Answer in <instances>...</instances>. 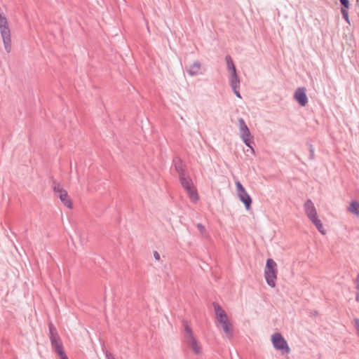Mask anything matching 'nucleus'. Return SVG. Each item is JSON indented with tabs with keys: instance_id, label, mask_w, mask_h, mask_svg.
I'll return each instance as SVG.
<instances>
[{
	"instance_id": "nucleus-1",
	"label": "nucleus",
	"mask_w": 359,
	"mask_h": 359,
	"mask_svg": "<svg viewBox=\"0 0 359 359\" xmlns=\"http://www.w3.org/2000/svg\"><path fill=\"white\" fill-rule=\"evenodd\" d=\"M184 326L183 335L185 343L193 351L196 355L202 353V346L194 335L193 331L188 322L185 320L182 321Z\"/></svg>"
},
{
	"instance_id": "nucleus-2",
	"label": "nucleus",
	"mask_w": 359,
	"mask_h": 359,
	"mask_svg": "<svg viewBox=\"0 0 359 359\" xmlns=\"http://www.w3.org/2000/svg\"><path fill=\"white\" fill-rule=\"evenodd\" d=\"M277 264L272 259H268L264 269V276L267 284L271 287L276 286V280L277 278Z\"/></svg>"
},
{
	"instance_id": "nucleus-3",
	"label": "nucleus",
	"mask_w": 359,
	"mask_h": 359,
	"mask_svg": "<svg viewBox=\"0 0 359 359\" xmlns=\"http://www.w3.org/2000/svg\"><path fill=\"white\" fill-rule=\"evenodd\" d=\"M180 182L182 187L187 191L191 201L194 203L198 201L199 199L198 194L194 186L191 179L185 174L180 177Z\"/></svg>"
},
{
	"instance_id": "nucleus-4",
	"label": "nucleus",
	"mask_w": 359,
	"mask_h": 359,
	"mask_svg": "<svg viewBox=\"0 0 359 359\" xmlns=\"http://www.w3.org/2000/svg\"><path fill=\"white\" fill-rule=\"evenodd\" d=\"M271 341L273 347L276 350H280L283 355L288 354L290 352V348L287 344V341L279 332H276L271 336Z\"/></svg>"
},
{
	"instance_id": "nucleus-5",
	"label": "nucleus",
	"mask_w": 359,
	"mask_h": 359,
	"mask_svg": "<svg viewBox=\"0 0 359 359\" xmlns=\"http://www.w3.org/2000/svg\"><path fill=\"white\" fill-rule=\"evenodd\" d=\"M53 189L54 193L67 208L69 209L72 208V200L70 199L67 191L65 190L59 183L53 182Z\"/></svg>"
},
{
	"instance_id": "nucleus-6",
	"label": "nucleus",
	"mask_w": 359,
	"mask_h": 359,
	"mask_svg": "<svg viewBox=\"0 0 359 359\" xmlns=\"http://www.w3.org/2000/svg\"><path fill=\"white\" fill-rule=\"evenodd\" d=\"M48 330H49V338L51 342V346L53 349L57 351L63 348L62 342L61 339L57 333V331L55 327L53 325L52 323H49L48 324Z\"/></svg>"
},
{
	"instance_id": "nucleus-7",
	"label": "nucleus",
	"mask_w": 359,
	"mask_h": 359,
	"mask_svg": "<svg viewBox=\"0 0 359 359\" xmlns=\"http://www.w3.org/2000/svg\"><path fill=\"white\" fill-rule=\"evenodd\" d=\"M294 98L300 106L305 107L308 103L306 88L304 87L298 88L294 92Z\"/></svg>"
},
{
	"instance_id": "nucleus-8",
	"label": "nucleus",
	"mask_w": 359,
	"mask_h": 359,
	"mask_svg": "<svg viewBox=\"0 0 359 359\" xmlns=\"http://www.w3.org/2000/svg\"><path fill=\"white\" fill-rule=\"evenodd\" d=\"M305 213L309 219L318 217L316 209L311 199H308L304 204Z\"/></svg>"
},
{
	"instance_id": "nucleus-9",
	"label": "nucleus",
	"mask_w": 359,
	"mask_h": 359,
	"mask_svg": "<svg viewBox=\"0 0 359 359\" xmlns=\"http://www.w3.org/2000/svg\"><path fill=\"white\" fill-rule=\"evenodd\" d=\"M238 126L241 138L251 137L250 131L243 118H238Z\"/></svg>"
},
{
	"instance_id": "nucleus-10",
	"label": "nucleus",
	"mask_w": 359,
	"mask_h": 359,
	"mask_svg": "<svg viewBox=\"0 0 359 359\" xmlns=\"http://www.w3.org/2000/svg\"><path fill=\"white\" fill-rule=\"evenodd\" d=\"M215 316L219 323L228 319L226 311L217 303H213Z\"/></svg>"
},
{
	"instance_id": "nucleus-11",
	"label": "nucleus",
	"mask_w": 359,
	"mask_h": 359,
	"mask_svg": "<svg viewBox=\"0 0 359 359\" xmlns=\"http://www.w3.org/2000/svg\"><path fill=\"white\" fill-rule=\"evenodd\" d=\"M173 164L179 177L186 174L185 165L180 157H175L173 159Z\"/></svg>"
},
{
	"instance_id": "nucleus-12",
	"label": "nucleus",
	"mask_w": 359,
	"mask_h": 359,
	"mask_svg": "<svg viewBox=\"0 0 359 359\" xmlns=\"http://www.w3.org/2000/svg\"><path fill=\"white\" fill-rule=\"evenodd\" d=\"M222 327L224 332L229 338H232L233 335V326L228 319L219 323Z\"/></svg>"
},
{
	"instance_id": "nucleus-13",
	"label": "nucleus",
	"mask_w": 359,
	"mask_h": 359,
	"mask_svg": "<svg viewBox=\"0 0 359 359\" xmlns=\"http://www.w3.org/2000/svg\"><path fill=\"white\" fill-rule=\"evenodd\" d=\"M201 68V63L199 61H195L189 67H186L187 72L190 76H195L199 74Z\"/></svg>"
},
{
	"instance_id": "nucleus-14",
	"label": "nucleus",
	"mask_w": 359,
	"mask_h": 359,
	"mask_svg": "<svg viewBox=\"0 0 359 359\" xmlns=\"http://www.w3.org/2000/svg\"><path fill=\"white\" fill-rule=\"evenodd\" d=\"M238 196L240 201L245 205L246 210H250L252 204V198L247 191L238 194Z\"/></svg>"
},
{
	"instance_id": "nucleus-15",
	"label": "nucleus",
	"mask_w": 359,
	"mask_h": 359,
	"mask_svg": "<svg viewBox=\"0 0 359 359\" xmlns=\"http://www.w3.org/2000/svg\"><path fill=\"white\" fill-rule=\"evenodd\" d=\"M229 83L231 88H240V79L237 74V72L231 73V76L229 77Z\"/></svg>"
},
{
	"instance_id": "nucleus-16",
	"label": "nucleus",
	"mask_w": 359,
	"mask_h": 359,
	"mask_svg": "<svg viewBox=\"0 0 359 359\" xmlns=\"http://www.w3.org/2000/svg\"><path fill=\"white\" fill-rule=\"evenodd\" d=\"M311 222L316 226V229L320 232L323 235L325 234V231L321 221L318 218V217H314L310 219Z\"/></svg>"
},
{
	"instance_id": "nucleus-17",
	"label": "nucleus",
	"mask_w": 359,
	"mask_h": 359,
	"mask_svg": "<svg viewBox=\"0 0 359 359\" xmlns=\"http://www.w3.org/2000/svg\"><path fill=\"white\" fill-rule=\"evenodd\" d=\"M348 210L351 213L359 215V203L356 201H351Z\"/></svg>"
},
{
	"instance_id": "nucleus-18",
	"label": "nucleus",
	"mask_w": 359,
	"mask_h": 359,
	"mask_svg": "<svg viewBox=\"0 0 359 359\" xmlns=\"http://www.w3.org/2000/svg\"><path fill=\"white\" fill-rule=\"evenodd\" d=\"M226 62V68L228 71H229L231 73L232 72H236V69L234 65V63L230 55H226L225 57Z\"/></svg>"
},
{
	"instance_id": "nucleus-19",
	"label": "nucleus",
	"mask_w": 359,
	"mask_h": 359,
	"mask_svg": "<svg viewBox=\"0 0 359 359\" xmlns=\"http://www.w3.org/2000/svg\"><path fill=\"white\" fill-rule=\"evenodd\" d=\"M341 5V11L344 10L348 11L350 8V3L348 0H339Z\"/></svg>"
},
{
	"instance_id": "nucleus-20",
	"label": "nucleus",
	"mask_w": 359,
	"mask_h": 359,
	"mask_svg": "<svg viewBox=\"0 0 359 359\" xmlns=\"http://www.w3.org/2000/svg\"><path fill=\"white\" fill-rule=\"evenodd\" d=\"M236 187L237 190V194L246 191L245 188L239 181L236 182Z\"/></svg>"
},
{
	"instance_id": "nucleus-21",
	"label": "nucleus",
	"mask_w": 359,
	"mask_h": 359,
	"mask_svg": "<svg viewBox=\"0 0 359 359\" xmlns=\"http://www.w3.org/2000/svg\"><path fill=\"white\" fill-rule=\"evenodd\" d=\"M236 187L237 190V194L246 191L245 188L239 181L236 182Z\"/></svg>"
},
{
	"instance_id": "nucleus-22",
	"label": "nucleus",
	"mask_w": 359,
	"mask_h": 359,
	"mask_svg": "<svg viewBox=\"0 0 359 359\" xmlns=\"http://www.w3.org/2000/svg\"><path fill=\"white\" fill-rule=\"evenodd\" d=\"M55 351L60 356V359H68V357L67 356L63 348L58 349L57 351Z\"/></svg>"
},
{
	"instance_id": "nucleus-23",
	"label": "nucleus",
	"mask_w": 359,
	"mask_h": 359,
	"mask_svg": "<svg viewBox=\"0 0 359 359\" xmlns=\"http://www.w3.org/2000/svg\"><path fill=\"white\" fill-rule=\"evenodd\" d=\"M355 289L358 290V292H357L356 297H355V299L357 302H359V273L358 274V276L355 278Z\"/></svg>"
},
{
	"instance_id": "nucleus-24",
	"label": "nucleus",
	"mask_w": 359,
	"mask_h": 359,
	"mask_svg": "<svg viewBox=\"0 0 359 359\" xmlns=\"http://www.w3.org/2000/svg\"><path fill=\"white\" fill-rule=\"evenodd\" d=\"M309 152H310L309 159L310 160H313L314 158H315L314 149H313V145L311 144H309Z\"/></svg>"
},
{
	"instance_id": "nucleus-25",
	"label": "nucleus",
	"mask_w": 359,
	"mask_h": 359,
	"mask_svg": "<svg viewBox=\"0 0 359 359\" xmlns=\"http://www.w3.org/2000/svg\"><path fill=\"white\" fill-rule=\"evenodd\" d=\"M341 13L343 18L346 20V22L350 24L348 11L344 10L343 11H341Z\"/></svg>"
},
{
	"instance_id": "nucleus-26",
	"label": "nucleus",
	"mask_w": 359,
	"mask_h": 359,
	"mask_svg": "<svg viewBox=\"0 0 359 359\" xmlns=\"http://www.w3.org/2000/svg\"><path fill=\"white\" fill-rule=\"evenodd\" d=\"M243 141V142L245 143V144L248 147H249L250 148L252 149V146H251V143L252 142L250 141V137H244V138H241Z\"/></svg>"
},
{
	"instance_id": "nucleus-27",
	"label": "nucleus",
	"mask_w": 359,
	"mask_h": 359,
	"mask_svg": "<svg viewBox=\"0 0 359 359\" xmlns=\"http://www.w3.org/2000/svg\"><path fill=\"white\" fill-rule=\"evenodd\" d=\"M197 229L201 232V233L203 234L205 233V228L202 224L198 223L197 224Z\"/></svg>"
},
{
	"instance_id": "nucleus-28",
	"label": "nucleus",
	"mask_w": 359,
	"mask_h": 359,
	"mask_svg": "<svg viewBox=\"0 0 359 359\" xmlns=\"http://www.w3.org/2000/svg\"><path fill=\"white\" fill-rule=\"evenodd\" d=\"M105 356H106L107 359H115L114 355L111 353H109L108 351H105Z\"/></svg>"
},
{
	"instance_id": "nucleus-29",
	"label": "nucleus",
	"mask_w": 359,
	"mask_h": 359,
	"mask_svg": "<svg viewBox=\"0 0 359 359\" xmlns=\"http://www.w3.org/2000/svg\"><path fill=\"white\" fill-rule=\"evenodd\" d=\"M238 89V88H232L233 93L236 95V97H238V98H241V93Z\"/></svg>"
},
{
	"instance_id": "nucleus-30",
	"label": "nucleus",
	"mask_w": 359,
	"mask_h": 359,
	"mask_svg": "<svg viewBox=\"0 0 359 359\" xmlns=\"http://www.w3.org/2000/svg\"><path fill=\"white\" fill-rule=\"evenodd\" d=\"M154 257L156 260H159L160 259V255H159V253L157 251H154Z\"/></svg>"
}]
</instances>
